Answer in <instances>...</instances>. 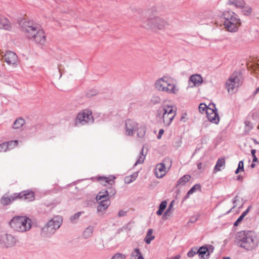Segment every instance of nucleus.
<instances>
[{
    "label": "nucleus",
    "mask_w": 259,
    "mask_h": 259,
    "mask_svg": "<svg viewBox=\"0 0 259 259\" xmlns=\"http://www.w3.org/2000/svg\"><path fill=\"white\" fill-rule=\"evenodd\" d=\"M146 154V152L144 153V148H143L140 152L138 160L135 163V165H137L139 164H142L145 159Z\"/></svg>",
    "instance_id": "30"
},
{
    "label": "nucleus",
    "mask_w": 259,
    "mask_h": 259,
    "mask_svg": "<svg viewBox=\"0 0 259 259\" xmlns=\"http://www.w3.org/2000/svg\"><path fill=\"white\" fill-rule=\"evenodd\" d=\"M173 201H172L168 205V208L166 210V211L164 212L163 214V217H165L166 219V216L169 215V212L171 210V209L173 208V204H172Z\"/></svg>",
    "instance_id": "45"
},
{
    "label": "nucleus",
    "mask_w": 259,
    "mask_h": 259,
    "mask_svg": "<svg viewBox=\"0 0 259 259\" xmlns=\"http://www.w3.org/2000/svg\"><path fill=\"white\" fill-rule=\"evenodd\" d=\"M207 248L209 249V251L210 250L211 252H212L214 249V247L212 245H209V246Z\"/></svg>",
    "instance_id": "59"
},
{
    "label": "nucleus",
    "mask_w": 259,
    "mask_h": 259,
    "mask_svg": "<svg viewBox=\"0 0 259 259\" xmlns=\"http://www.w3.org/2000/svg\"><path fill=\"white\" fill-rule=\"evenodd\" d=\"M126 211H123L122 210H120L119 212H118V215L119 217H123L124 215H125L126 214Z\"/></svg>",
    "instance_id": "55"
},
{
    "label": "nucleus",
    "mask_w": 259,
    "mask_h": 259,
    "mask_svg": "<svg viewBox=\"0 0 259 259\" xmlns=\"http://www.w3.org/2000/svg\"><path fill=\"white\" fill-rule=\"evenodd\" d=\"M203 81L202 77L198 74H194L191 76L189 80V87L193 88L199 86Z\"/></svg>",
    "instance_id": "19"
},
{
    "label": "nucleus",
    "mask_w": 259,
    "mask_h": 259,
    "mask_svg": "<svg viewBox=\"0 0 259 259\" xmlns=\"http://www.w3.org/2000/svg\"><path fill=\"white\" fill-rule=\"evenodd\" d=\"M16 199H18L17 193H14L10 196L4 195L1 199V202L4 205H7Z\"/></svg>",
    "instance_id": "23"
},
{
    "label": "nucleus",
    "mask_w": 259,
    "mask_h": 259,
    "mask_svg": "<svg viewBox=\"0 0 259 259\" xmlns=\"http://www.w3.org/2000/svg\"><path fill=\"white\" fill-rule=\"evenodd\" d=\"M240 171H241V170L237 168V169H236V171H235V174H237L239 173V172Z\"/></svg>",
    "instance_id": "63"
},
{
    "label": "nucleus",
    "mask_w": 259,
    "mask_h": 259,
    "mask_svg": "<svg viewBox=\"0 0 259 259\" xmlns=\"http://www.w3.org/2000/svg\"><path fill=\"white\" fill-rule=\"evenodd\" d=\"M235 243L246 250L255 249L258 245V241L255 235L251 232L242 231L236 234Z\"/></svg>",
    "instance_id": "3"
},
{
    "label": "nucleus",
    "mask_w": 259,
    "mask_h": 259,
    "mask_svg": "<svg viewBox=\"0 0 259 259\" xmlns=\"http://www.w3.org/2000/svg\"><path fill=\"white\" fill-rule=\"evenodd\" d=\"M94 119L91 111L84 110L78 113L75 119V125H85L94 122Z\"/></svg>",
    "instance_id": "9"
},
{
    "label": "nucleus",
    "mask_w": 259,
    "mask_h": 259,
    "mask_svg": "<svg viewBox=\"0 0 259 259\" xmlns=\"http://www.w3.org/2000/svg\"><path fill=\"white\" fill-rule=\"evenodd\" d=\"M254 69L255 70H259V64L257 63L256 65H254Z\"/></svg>",
    "instance_id": "60"
},
{
    "label": "nucleus",
    "mask_w": 259,
    "mask_h": 259,
    "mask_svg": "<svg viewBox=\"0 0 259 259\" xmlns=\"http://www.w3.org/2000/svg\"><path fill=\"white\" fill-rule=\"evenodd\" d=\"M172 105L163 104L158 110V117H162L165 125L168 126L171 123L176 114V110Z\"/></svg>",
    "instance_id": "5"
},
{
    "label": "nucleus",
    "mask_w": 259,
    "mask_h": 259,
    "mask_svg": "<svg viewBox=\"0 0 259 259\" xmlns=\"http://www.w3.org/2000/svg\"><path fill=\"white\" fill-rule=\"evenodd\" d=\"M161 9L158 6H152L142 11L138 19L143 27L158 32L163 30L168 25L167 22L160 16Z\"/></svg>",
    "instance_id": "1"
},
{
    "label": "nucleus",
    "mask_w": 259,
    "mask_h": 259,
    "mask_svg": "<svg viewBox=\"0 0 259 259\" xmlns=\"http://www.w3.org/2000/svg\"><path fill=\"white\" fill-rule=\"evenodd\" d=\"M191 178L189 175H186L181 177L177 182V186H184L187 182H188Z\"/></svg>",
    "instance_id": "32"
},
{
    "label": "nucleus",
    "mask_w": 259,
    "mask_h": 259,
    "mask_svg": "<svg viewBox=\"0 0 259 259\" xmlns=\"http://www.w3.org/2000/svg\"><path fill=\"white\" fill-rule=\"evenodd\" d=\"M10 225L14 230L24 232L31 228V221L25 217H16L11 221Z\"/></svg>",
    "instance_id": "6"
},
{
    "label": "nucleus",
    "mask_w": 259,
    "mask_h": 259,
    "mask_svg": "<svg viewBox=\"0 0 259 259\" xmlns=\"http://www.w3.org/2000/svg\"><path fill=\"white\" fill-rule=\"evenodd\" d=\"M114 177H100L99 180L101 181L103 185L106 186V184H109L110 185L114 184V180L115 179Z\"/></svg>",
    "instance_id": "27"
},
{
    "label": "nucleus",
    "mask_w": 259,
    "mask_h": 259,
    "mask_svg": "<svg viewBox=\"0 0 259 259\" xmlns=\"http://www.w3.org/2000/svg\"><path fill=\"white\" fill-rule=\"evenodd\" d=\"M213 18L214 14L212 12H206L202 16L199 23L201 25H209L213 23Z\"/></svg>",
    "instance_id": "17"
},
{
    "label": "nucleus",
    "mask_w": 259,
    "mask_h": 259,
    "mask_svg": "<svg viewBox=\"0 0 259 259\" xmlns=\"http://www.w3.org/2000/svg\"><path fill=\"white\" fill-rule=\"evenodd\" d=\"M207 109H211L213 110H217L215 107V105L214 104H209L208 106H207Z\"/></svg>",
    "instance_id": "53"
},
{
    "label": "nucleus",
    "mask_w": 259,
    "mask_h": 259,
    "mask_svg": "<svg viewBox=\"0 0 259 259\" xmlns=\"http://www.w3.org/2000/svg\"><path fill=\"white\" fill-rule=\"evenodd\" d=\"M198 254L200 258L204 259V255L206 254V257L209 256V249L206 246H202L198 249Z\"/></svg>",
    "instance_id": "25"
},
{
    "label": "nucleus",
    "mask_w": 259,
    "mask_h": 259,
    "mask_svg": "<svg viewBox=\"0 0 259 259\" xmlns=\"http://www.w3.org/2000/svg\"><path fill=\"white\" fill-rule=\"evenodd\" d=\"M25 123V121L24 119L22 118H18L15 121L13 127L14 129H19L22 127Z\"/></svg>",
    "instance_id": "29"
},
{
    "label": "nucleus",
    "mask_w": 259,
    "mask_h": 259,
    "mask_svg": "<svg viewBox=\"0 0 259 259\" xmlns=\"http://www.w3.org/2000/svg\"><path fill=\"white\" fill-rule=\"evenodd\" d=\"M172 161L169 158H165L163 162L157 164L155 169V175L157 178H161L166 173V165H168L169 167L171 165Z\"/></svg>",
    "instance_id": "10"
},
{
    "label": "nucleus",
    "mask_w": 259,
    "mask_h": 259,
    "mask_svg": "<svg viewBox=\"0 0 259 259\" xmlns=\"http://www.w3.org/2000/svg\"><path fill=\"white\" fill-rule=\"evenodd\" d=\"M258 93H259V87L257 88L255 91L253 93V96H255Z\"/></svg>",
    "instance_id": "58"
},
{
    "label": "nucleus",
    "mask_w": 259,
    "mask_h": 259,
    "mask_svg": "<svg viewBox=\"0 0 259 259\" xmlns=\"http://www.w3.org/2000/svg\"><path fill=\"white\" fill-rule=\"evenodd\" d=\"M238 168L241 170V171L244 170V163L243 161H240L238 164Z\"/></svg>",
    "instance_id": "51"
},
{
    "label": "nucleus",
    "mask_w": 259,
    "mask_h": 259,
    "mask_svg": "<svg viewBox=\"0 0 259 259\" xmlns=\"http://www.w3.org/2000/svg\"><path fill=\"white\" fill-rule=\"evenodd\" d=\"M164 210H163L162 209H161L159 208L158 210L156 212V214L158 215H160L162 214Z\"/></svg>",
    "instance_id": "57"
},
{
    "label": "nucleus",
    "mask_w": 259,
    "mask_h": 259,
    "mask_svg": "<svg viewBox=\"0 0 259 259\" xmlns=\"http://www.w3.org/2000/svg\"><path fill=\"white\" fill-rule=\"evenodd\" d=\"M115 193L116 191L115 189L112 187H109L106 190L99 192L96 196V200H101L104 198H108L109 199L110 197L113 196Z\"/></svg>",
    "instance_id": "12"
},
{
    "label": "nucleus",
    "mask_w": 259,
    "mask_h": 259,
    "mask_svg": "<svg viewBox=\"0 0 259 259\" xmlns=\"http://www.w3.org/2000/svg\"><path fill=\"white\" fill-rule=\"evenodd\" d=\"M224 25L225 28L228 31L231 32H236L238 27L241 25L240 20L235 21H224Z\"/></svg>",
    "instance_id": "14"
},
{
    "label": "nucleus",
    "mask_w": 259,
    "mask_h": 259,
    "mask_svg": "<svg viewBox=\"0 0 259 259\" xmlns=\"http://www.w3.org/2000/svg\"><path fill=\"white\" fill-rule=\"evenodd\" d=\"M0 28L5 30H10L11 28L9 21L2 15H0Z\"/></svg>",
    "instance_id": "24"
},
{
    "label": "nucleus",
    "mask_w": 259,
    "mask_h": 259,
    "mask_svg": "<svg viewBox=\"0 0 259 259\" xmlns=\"http://www.w3.org/2000/svg\"><path fill=\"white\" fill-rule=\"evenodd\" d=\"M255 152L256 150L255 149H252L251 151V153L253 157V162L257 161V158L255 155Z\"/></svg>",
    "instance_id": "50"
},
{
    "label": "nucleus",
    "mask_w": 259,
    "mask_h": 259,
    "mask_svg": "<svg viewBox=\"0 0 259 259\" xmlns=\"http://www.w3.org/2000/svg\"><path fill=\"white\" fill-rule=\"evenodd\" d=\"M206 115L208 120L213 123L218 124L220 121L217 110L206 109Z\"/></svg>",
    "instance_id": "15"
},
{
    "label": "nucleus",
    "mask_w": 259,
    "mask_h": 259,
    "mask_svg": "<svg viewBox=\"0 0 259 259\" xmlns=\"http://www.w3.org/2000/svg\"><path fill=\"white\" fill-rule=\"evenodd\" d=\"M18 199L24 200L27 201H33L34 198V193L30 190H25L19 193H17Z\"/></svg>",
    "instance_id": "16"
},
{
    "label": "nucleus",
    "mask_w": 259,
    "mask_h": 259,
    "mask_svg": "<svg viewBox=\"0 0 259 259\" xmlns=\"http://www.w3.org/2000/svg\"><path fill=\"white\" fill-rule=\"evenodd\" d=\"M126 256L121 253H115L110 259H125Z\"/></svg>",
    "instance_id": "44"
},
{
    "label": "nucleus",
    "mask_w": 259,
    "mask_h": 259,
    "mask_svg": "<svg viewBox=\"0 0 259 259\" xmlns=\"http://www.w3.org/2000/svg\"><path fill=\"white\" fill-rule=\"evenodd\" d=\"M131 259H144V257L138 248H135L131 253Z\"/></svg>",
    "instance_id": "31"
},
{
    "label": "nucleus",
    "mask_w": 259,
    "mask_h": 259,
    "mask_svg": "<svg viewBox=\"0 0 259 259\" xmlns=\"http://www.w3.org/2000/svg\"><path fill=\"white\" fill-rule=\"evenodd\" d=\"M196 254H198V248L193 247L188 252L187 255L189 257H192Z\"/></svg>",
    "instance_id": "41"
},
{
    "label": "nucleus",
    "mask_w": 259,
    "mask_h": 259,
    "mask_svg": "<svg viewBox=\"0 0 259 259\" xmlns=\"http://www.w3.org/2000/svg\"><path fill=\"white\" fill-rule=\"evenodd\" d=\"M138 172H136L130 176L126 177L124 179V182L126 184H130V183H132V182H133L134 180H136V179L138 177Z\"/></svg>",
    "instance_id": "38"
},
{
    "label": "nucleus",
    "mask_w": 259,
    "mask_h": 259,
    "mask_svg": "<svg viewBox=\"0 0 259 259\" xmlns=\"http://www.w3.org/2000/svg\"><path fill=\"white\" fill-rule=\"evenodd\" d=\"M255 164L252 163L251 164L250 166H251V168H254L255 167Z\"/></svg>",
    "instance_id": "64"
},
{
    "label": "nucleus",
    "mask_w": 259,
    "mask_h": 259,
    "mask_svg": "<svg viewBox=\"0 0 259 259\" xmlns=\"http://www.w3.org/2000/svg\"><path fill=\"white\" fill-rule=\"evenodd\" d=\"M16 240L15 237L8 234L0 235V244L6 247H11L15 245Z\"/></svg>",
    "instance_id": "11"
},
{
    "label": "nucleus",
    "mask_w": 259,
    "mask_h": 259,
    "mask_svg": "<svg viewBox=\"0 0 259 259\" xmlns=\"http://www.w3.org/2000/svg\"><path fill=\"white\" fill-rule=\"evenodd\" d=\"M167 206V202L166 201H163L161 202L159 205V208L164 210Z\"/></svg>",
    "instance_id": "48"
},
{
    "label": "nucleus",
    "mask_w": 259,
    "mask_h": 259,
    "mask_svg": "<svg viewBox=\"0 0 259 259\" xmlns=\"http://www.w3.org/2000/svg\"><path fill=\"white\" fill-rule=\"evenodd\" d=\"M22 28L28 39L40 45H44L46 42L45 32L36 23L32 21H25Z\"/></svg>",
    "instance_id": "2"
},
{
    "label": "nucleus",
    "mask_w": 259,
    "mask_h": 259,
    "mask_svg": "<svg viewBox=\"0 0 259 259\" xmlns=\"http://www.w3.org/2000/svg\"><path fill=\"white\" fill-rule=\"evenodd\" d=\"M239 201V199L238 198V196H236L234 198V199L233 200V204H235L236 202L237 201ZM236 206V205L235 204H234V205L233 206V207L228 211V212H230L231 211V210H232V209H233L234 208H235V207Z\"/></svg>",
    "instance_id": "52"
},
{
    "label": "nucleus",
    "mask_w": 259,
    "mask_h": 259,
    "mask_svg": "<svg viewBox=\"0 0 259 259\" xmlns=\"http://www.w3.org/2000/svg\"><path fill=\"white\" fill-rule=\"evenodd\" d=\"M94 231V228L92 226L87 227L83 232V238L87 239L92 236Z\"/></svg>",
    "instance_id": "33"
},
{
    "label": "nucleus",
    "mask_w": 259,
    "mask_h": 259,
    "mask_svg": "<svg viewBox=\"0 0 259 259\" xmlns=\"http://www.w3.org/2000/svg\"><path fill=\"white\" fill-rule=\"evenodd\" d=\"M199 109L200 112L206 111L207 109V106L205 104L201 103L199 106Z\"/></svg>",
    "instance_id": "47"
},
{
    "label": "nucleus",
    "mask_w": 259,
    "mask_h": 259,
    "mask_svg": "<svg viewBox=\"0 0 259 259\" xmlns=\"http://www.w3.org/2000/svg\"><path fill=\"white\" fill-rule=\"evenodd\" d=\"M224 21H235L240 20L237 14L231 11H225L223 13Z\"/></svg>",
    "instance_id": "22"
},
{
    "label": "nucleus",
    "mask_w": 259,
    "mask_h": 259,
    "mask_svg": "<svg viewBox=\"0 0 259 259\" xmlns=\"http://www.w3.org/2000/svg\"><path fill=\"white\" fill-rule=\"evenodd\" d=\"M62 221V219L60 216L54 217L42 228L41 235L45 237L51 236L60 228Z\"/></svg>",
    "instance_id": "7"
},
{
    "label": "nucleus",
    "mask_w": 259,
    "mask_h": 259,
    "mask_svg": "<svg viewBox=\"0 0 259 259\" xmlns=\"http://www.w3.org/2000/svg\"><path fill=\"white\" fill-rule=\"evenodd\" d=\"M151 101L154 104H156L159 103L160 102V98L159 97H154L152 99Z\"/></svg>",
    "instance_id": "49"
},
{
    "label": "nucleus",
    "mask_w": 259,
    "mask_h": 259,
    "mask_svg": "<svg viewBox=\"0 0 259 259\" xmlns=\"http://www.w3.org/2000/svg\"><path fill=\"white\" fill-rule=\"evenodd\" d=\"M3 58L8 64L13 65L16 64L18 60L17 55L10 51L6 52Z\"/></svg>",
    "instance_id": "18"
},
{
    "label": "nucleus",
    "mask_w": 259,
    "mask_h": 259,
    "mask_svg": "<svg viewBox=\"0 0 259 259\" xmlns=\"http://www.w3.org/2000/svg\"><path fill=\"white\" fill-rule=\"evenodd\" d=\"M8 150V144L5 142L0 144V152H5Z\"/></svg>",
    "instance_id": "46"
},
{
    "label": "nucleus",
    "mask_w": 259,
    "mask_h": 259,
    "mask_svg": "<svg viewBox=\"0 0 259 259\" xmlns=\"http://www.w3.org/2000/svg\"><path fill=\"white\" fill-rule=\"evenodd\" d=\"M202 163H201V162H199V163H198L197 164V167H198V168L199 169H201V168H202Z\"/></svg>",
    "instance_id": "61"
},
{
    "label": "nucleus",
    "mask_w": 259,
    "mask_h": 259,
    "mask_svg": "<svg viewBox=\"0 0 259 259\" xmlns=\"http://www.w3.org/2000/svg\"><path fill=\"white\" fill-rule=\"evenodd\" d=\"M139 124L131 119H127L125 122L126 134L128 136H133L136 131Z\"/></svg>",
    "instance_id": "13"
},
{
    "label": "nucleus",
    "mask_w": 259,
    "mask_h": 259,
    "mask_svg": "<svg viewBox=\"0 0 259 259\" xmlns=\"http://www.w3.org/2000/svg\"><path fill=\"white\" fill-rule=\"evenodd\" d=\"M153 230L152 229H149L146 234V236L144 239V241L147 243L150 244L152 240H154L155 236L152 235Z\"/></svg>",
    "instance_id": "35"
},
{
    "label": "nucleus",
    "mask_w": 259,
    "mask_h": 259,
    "mask_svg": "<svg viewBox=\"0 0 259 259\" xmlns=\"http://www.w3.org/2000/svg\"><path fill=\"white\" fill-rule=\"evenodd\" d=\"M239 9L242 10V12L245 15H249L252 12L251 8L248 6H246L245 4Z\"/></svg>",
    "instance_id": "39"
},
{
    "label": "nucleus",
    "mask_w": 259,
    "mask_h": 259,
    "mask_svg": "<svg viewBox=\"0 0 259 259\" xmlns=\"http://www.w3.org/2000/svg\"><path fill=\"white\" fill-rule=\"evenodd\" d=\"M100 201L99 204L97 207V211L99 212H102L105 211L110 205V201L108 198H104L101 200H97Z\"/></svg>",
    "instance_id": "20"
},
{
    "label": "nucleus",
    "mask_w": 259,
    "mask_h": 259,
    "mask_svg": "<svg viewBox=\"0 0 259 259\" xmlns=\"http://www.w3.org/2000/svg\"><path fill=\"white\" fill-rule=\"evenodd\" d=\"M245 134L247 135L249 131L252 128V125L250 121H246L245 122Z\"/></svg>",
    "instance_id": "42"
},
{
    "label": "nucleus",
    "mask_w": 259,
    "mask_h": 259,
    "mask_svg": "<svg viewBox=\"0 0 259 259\" xmlns=\"http://www.w3.org/2000/svg\"><path fill=\"white\" fill-rule=\"evenodd\" d=\"M180 257L181 256L180 255H177L175 256L174 258H171V259H180Z\"/></svg>",
    "instance_id": "62"
},
{
    "label": "nucleus",
    "mask_w": 259,
    "mask_h": 259,
    "mask_svg": "<svg viewBox=\"0 0 259 259\" xmlns=\"http://www.w3.org/2000/svg\"><path fill=\"white\" fill-rule=\"evenodd\" d=\"M224 21H235L240 20L237 14L231 11H225L223 13Z\"/></svg>",
    "instance_id": "21"
},
{
    "label": "nucleus",
    "mask_w": 259,
    "mask_h": 259,
    "mask_svg": "<svg viewBox=\"0 0 259 259\" xmlns=\"http://www.w3.org/2000/svg\"><path fill=\"white\" fill-rule=\"evenodd\" d=\"M251 206H249L247 209L238 218V219L235 222L234 225L235 226H238L240 222L243 220L244 218L247 215L250 210Z\"/></svg>",
    "instance_id": "36"
},
{
    "label": "nucleus",
    "mask_w": 259,
    "mask_h": 259,
    "mask_svg": "<svg viewBox=\"0 0 259 259\" xmlns=\"http://www.w3.org/2000/svg\"><path fill=\"white\" fill-rule=\"evenodd\" d=\"M225 164V160L223 158H219L217 162L214 166L213 171L217 172L221 170L222 167H224Z\"/></svg>",
    "instance_id": "26"
},
{
    "label": "nucleus",
    "mask_w": 259,
    "mask_h": 259,
    "mask_svg": "<svg viewBox=\"0 0 259 259\" xmlns=\"http://www.w3.org/2000/svg\"><path fill=\"white\" fill-rule=\"evenodd\" d=\"M136 131H137L138 136L140 138H143L145 135L146 127L144 125H140V126L138 125Z\"/></svg>",
    "instance_id": "34"
},
{
    "label": "nucleus",
    "mask_w": 259,
    "mask_h": 259,
    "mask_svg": "<svg viewBox=\"0 0 259 259\" xmlns=\"http://www.w3.org/2000/svg\"><path fill=\"white\" fill-rule=\"evenodd\" d=\"M164 133V130L163 129H160L159 131L158 135L157 136V138L160 139L162 136V135Z\"/></svg>",
    "instance_id": "56"
},
{
    "label": "nucleus",
    "mask_w": 259,
    "mask_h": 259,
    "mask_svg": "<svg viewBox=\"0 0 259 259\" xmlns=\"http://www.w3.org/2000/svg\"><path fill=\"white\" fill-rule=\"evenodd\" d=\"M84 213V211H79L74 214L71 215L70 217V221L72 223L75 224L76 223L81 216V214Z\"/></svg>",
    "instance_id": "37"
},
{
    "label": "nucleus",
    "mask_w": 259,
    "mask_h": 259,
    "mask_svg": "<svg viewBox=\"0 0 259 259\" xmlns=\"http://www.w3.org/2000/svg\"><path fill=\"white\" fill-rule=\"evenodd\" d=\"M186 115H187L186 113L183 114V115H182V116L181 117V121L185 122L187 121V119H186Z\"/></svg>",
    "instance_id": "54"
},
{
    "label": "nucleus",
    "mask_w": 259,
    "mask_h": 259,
    "mask_svg": "<svg viewBox=\"0 0 259 259\" xmlns=\"http://www.w3.org/2000/svg\"><path fill=\"white\" fill-rule=\"evenodd\" d=\"M228 4L239 9L244 6L245 2L243 0H229Z\"/></svg>",
    "instance_id": "28"
},
{
    "label": "nucleus",
    "mask_w": 259,
    "mask_h": 259,
    "mask_svg": "<svg viewBox=\"0 0 259 259\" xmlns=\"http://www.w3.org/2000/svg\"><path fill=\"white\" fill-rule=\"evenodd\" d=\"M7 144H8V149H12L15 147H16L18 144V140H14L10 141L8 142H5Z\"/></svg>",
    "instance_id": "40"
},
{
    "label": "nucleus",
    "mask_w": 259,
    "mask_h": 259,
    "mask_svg": "<svg viewBox=\"0 0 259 259\" xmlns=\"http://www.w3.org/2000/svg\"><path fill=\"white\" fill-rule=\"evenodd\" d=\"M242 83V75L239 72H233L226 82V88L229 93L233 94L234 89Z\"/></svg>",
    "instance_id": "8"
},
{
    "label": "nucleus",
    "mask_w": 259,
    "mask_h": 259,
    "mask_svg": "<svg viewBox=\"0 0 259 259\" xmlns=\"http://www.w3.org/2000/svg\"><path fill=\"white\" fill-rule=\"evenodd\" d=\"M155 87L159 91L168 94H178L179 89L175 81L170 77L163 76L157 79L155 82Z\"/></svg>",
    "instance_id": "4"
},
{
    "label": "nucleus",
    "mask_w": 259,
    "mask_h": 259,
    "mask_svg": "<svg viewBox=\"0 0 259 259\" xmlns=\"http://www.w3.org/2000/svg\"><path fill=\"white\" fill-rule=\"evenodd\" d=\"M200 188L201 186L200 184H195L189 190L188 195L192 194L196 190L200 189Z\"/></svg>",
    "instance_id": "43"
}]
</instances>
